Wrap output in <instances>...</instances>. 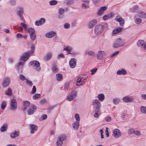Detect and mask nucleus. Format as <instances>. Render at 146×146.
I'll return each instance as SVG.
<instances>
[{
	"instance_id": "09e8293b",
	"label": "nucleus",
	"mask_w": 146,
	"mask_h": 146,
	"mask_svg": "<svg viewBox=\"0 0 146 146\" xmlns=\"http://www.w3.org/2000/svg\"><path fill=\"white\" fill-rule=\"evenodd\" d=\"M26 83L27 84L30 86H32L33 85L32 82L28 80L27 79H26Z\"/></svg>"
},
{
	"instance_id": "bb28decb",
	"label": "nucleus",
	"mask_w": 146,
	"mask_h": 146,
	"mask_svg": "<svg viewBox=\"0 0 146 146\" xmlns=\"http://www.w3.org/2000/svg\"><path fill=\"white\" fill-rule=\"evenodd\" d=\"M73 48L70 46H66L65 48L64 49V50L66 51L67 52V54H71L70 51H72Z\"/></svg>"
},
{
	"instance_id": "4468645a",
	"label": "nucleus",
	"mask_w": 146,
	"mask_h": 146,
	"mask_svg": "<svg viewBox=\"0 0 146 146\" xmlns=\"http://www.w3.org/2000/svg\"><path fill=\"white\" fill-rule=\"evenodd\" d=\"M97 21L96 19H93L90 21L88 24V28H92L93 27L97 24Z\"/></svg>"
},
{
	"instance_id": "5fc2aeb1",
	"label": "nucleus",
	"mask_w": 146,
	"mask_h": 146,
	"mask_svg": "<svg viewBox=\"0 0 146 146\" xmlns=\"http://www.w3.org/2000/svg\"><path fill=\"white\" fill-rule=\"evenodd\" d=\"M135 130L133 129H129L128 131V133L129 134H131L133 133H134Z\"/></svg>"
},
{
	"instance_id": "774afa93",
	"label": "nucleus",
	"mask_w": 146,
	"mask_h": 146,
	"mask_svg": "<svg viewBox=\"0 0 146 146\" xmlns=\"http://www.w3.org/2000/svg\"><path fill=\"white\" fill-rule=\"evenodd\" d=\"M105 120L107 121H110L111 120V118L110 116L106 117L105 118Z\"/></svg>"
},
{
	"instance_id": "f257e3e1",
	"label": "nucleus",
	"mask_w": 146,
	"mask_h": 146,
	"mask_svg": "<svg viewBox=\"0 0 146 146\" xmlns=\"http://www.w3.org/2000/svg\"><path fill=\"white\" fill-rule=\"evenodd\" d=\"M92 105L95 111H100V109L101 107V104L99 100L97 99L93 100L92 102Z\"/></svg>"
},
{
	"instance_id": "412c9836",
	"label": "nucleus",
	"mask_w": 146,
	"mask_h": 146,
	"mask_svg": "<svg viewBox=\"0 0 146 146\" xmlns=\"http://www.w3.org/2000/svg\"><path fill=\"white\" fill-rule=\"evenodd\" d=\"M104 52L102 51L99 52L98 53L97 55V58L98 60H102L103 59L104 56L105 55Z\"/></svg>"
},
{
	"instance_id": "423d86ee",
	"label": "nucleus",
	"mask_w": 146,
	"mask_h": 146,
	"mask_svg": "<svg viewBox=\"0 0 146 146\" xmlns=\"http://www.w3.org/2000/svg\"><path fill=\"white\" fill-rule=\"evenodd\" d=\"M29 64L33 66V68L36 70L39 71L40 70V63L37 60L31 61L30 62Z\"/></svg>"
},
{
	"instance_id": "0e129e2a",
	"label": "nucleus",
	"mask_w": 146,
	"mask_h": 146,
	"mask_svg": "<svg viewBox=\"0 0 146 146\" xmlns=\"http://www.w3.org/2000/svg\"><path fill=\"white\" fill-rule=\"evenodd\" d=\"M10 3L11 5L14 6L15 4V0H11L10 1Z\"/></svg>"
},
{
	"instance_id": "7ed1b4c3",
	"label": "nucleus",
	"mask_w": 146,
	"mask_h": 146,
	"mask_svg": "<svg viewBox=\"0 0 146 146\" xmlns=\"http://www.w3.org/2000/svg\"><path fill=\"white\" fill-rule=\"evenodd\" d=\"M31 50L25 53L24 55L21 57V60H26L29 58L30 55L34 53L35 47L32 46L31 47Z\"/></svg>"
},
{
	"instance_id": "a878e982",
	"label": "nucleus",
	"mask_w": 146,
	"mask_h": 146,
	"mask_svg": "<svg viewBox=\"0 0 146 146\" xmlns=\"http://www.w3.org/2000/svg\"><path fill=\"white\" fill-rule=\"evenodd\" d=\"M52 57V53L51 52L48 53L44 57V60L46 61H48L51 59Z\"/></svg>"
},
{
	"instance_id": "13d9d810",
	"label": "nucleus",
	"mask_w": 146,
	"mask_h": 146,
	"mask_svg": "<svg viewBox=\"0 0 146 146\" xmlns=\"http://www.w3.org/2000/svg\"><path fill=\"white\" fill-rule=\"evenodd\" d=\"M52 70L53 72L56 73L58 71L57 68L55 66H53L52 67Z\"/></svg>"
},
{
	"instance_id": "c03bdc74",
	"label": "nucleus",
	"mask_w": 146,
	"mask_h": 146,
	"mask_svg": "<svg viewBox=\"0 0 146 146\" xmlns=\"http://www.w3.org/2000/svg\"><path fill=\"white\" fill-rule=\"evenodd\" d=\"M81 7L83 9H88L89 8V5L85 3L82 4Z\"/></svg>"
},
{
	"instance_id": "c756f323",
	"label": "nucleus",
	"mask_w": 146,
	"mask_h": 146,
	"mask_svg": "<svg viewBox=\"0 0 146 146\" xmlns=\"http://www.w3.org/2000/svg\"><path fill=\"white\" fill-rule=\"evenodd\" d=\"M97 98L98 100L100 101H102L105 98V96L103 94H98Z\"/></svg>"
},
{
	"instance_id": "473e14b6",
	"label": "nucleus",
	"mask_w": 146,
	"mask_h": 146,
	"mask_svg": "<svg viewBox=\"0 0 146 146\" xmlns=\"http://www.w3.org/2000/svg\"><path fill=\"white\" fill-rule=\"evenodd\" d=\"M56 79L58 81H61L62 79V75L60 74H57L56 75Z\"/></svg>"
},
{
	"instance_id": "49530a36",
	"label": "nucleus",
	"mask_w": 146,
	"mask_h": 146,
	"mask_svg": "<svg viewBox=\"0 0 146 146\" xmlns=\"http://www.w3.org/2000/svg\"><path fill=\"white\" fill-rule=\"evenodd\" d=\"M6 106V103L5 101H3L1 105V107L2 110L5 109Z\"/></svg>"
},
{
	"instance_id": "a211bd4d",
	"label": "nucleus",
	"mask_w": 146,
	"mask_h": 146,
	"mask_svg": "<svg viewBox=\"0 0 146 146\" xmlns=\"http://www.w3.org/2000/svg\"><path fill=\"white\" fill-rule=\"evenodd\" d=\"M115 20L119 22L120 25L121 26H123L124 24V19L120 16H118L115 18Z\"/></svg>"
},
{
	"instance_id": "0eeeda50",
	"label": "nucleus",
	"mask_w": 146,
	"mask_h": 146,
	"mask_svg": "<svg viewBox=\"0 0 146 146\" xmlns=\"http://www.w3.org/2000/svg\"><path fill=\"white\" fill-rule=\"evenodd\" d=\"M24 13V9L22 7H19L18 8V10L17 11V15L19 16L21 20L24 21L25 20L23 16V14Z\"/></svg>"
},
{
	"instance_id": "f704fd0d",
	"label": "nucleus",
	"mask_w": 146,
	"mask_h": 146,
	"mask_svg": "<svg viewBox=\"0 0 146 146\" xmlns=\"http://www.w3.org/2000/svg\"><path fill=\"white\" fill-rule=\"evenodd\" d=\"M7 125H3L0 128L1 132H3L6 131Z\"/></svg>"
},
{
	"instance_id": "3c124183",
	"label": "nucleus",
	"mask_w": 146,
	"mask_h": 146,
	"mask_svg": "<svg viewBox=\"0 0 146 146\" xmlns=\"http://www.w3.org/2000/svg\"><path fill=\"white\" fill-rule=\"evenodd\" d=\"M95 112V113L94 115V116L95 118H98L99 117V115L101 114L100 111L99 112H97L96 111Z\"/></svg>"
},
{
	"instance_id": "5701e85b",
	"label": "nucleus",
	"mask_w": 146,
	"mask_h": 146,
	"mask_svg": "<svg viewBox=\"0 0 146 146\" xmlns=\"http://www.w3.org/2000/svg\"><path fill=\"white\" fill-rule=\"evenodd\" d=\"M56 34V32L51 31L46 33L45 35V36L47 38H50L55 36Z\"/></svg>"
},
{
	"instance_id": "c85d7f7f",
	"label": "nucleus",
	"mask_w": 146,
	"mask_h": 146,
	"mask_svg": "<svg viewBox=\"0 0 146 146\" xmlns=\"http://www.w3.org/2000/svg\"><path fill=\"white\" fill-rule=\"evenodd\" d=\"M145 42L144 40H139L137 42V46L141 47H143L145 44Z\"/></svg>"
},
{
	"instance_id": "dca6fc26",
	"label": "nucleus",
	"mask_w": 146,
	"mask_h": 146,
	"mask_svg": "<svg viewBox=\"0 0 146 146\" xmlns=\"http://www.w3.org/2000/svg\"><path fill=\"white\" fill-rule=\"evenodd\" d=\"M113 135L115 138H118L120 136L121 132L119 129H115L114 130Z\"/></svg>"
},
{
	"instance_id": "393cba45",
	"label": "nucleus",
	"mask_w": 146,
	"mask_h": 146,
	"mask_svg": "<svg viewBox=\"0 0 146 146\" xmlns=\"http://www.w3.org/2000/svg\"><path fill=\"white\" fill-rule=\"evenodd\" d=\"M127 73L126 70L122 68L121 70H118L117 72V74L118 75H125Z\"/></svg>"
},
{
	"instance_id": "72a5a7b5",
	"label": "nucleus",
	"mask_w": 146,
	"mask_h": 146,
	"mask_svg": "<svg viewBox=\"0 0 146 146\" xmlns=\"http://www.w3.org/2000/svg\"><path fill=\"white\" fill-rule=\"evenodd\" d=\"M122 28L119 27L113 30V33L114 34H116L121 31Z\"/></svg>"
},
{
	"instance_id": "f8f14e48",
	"label": "nucleus",
	"mask_w": 146,
	"mask_h": 146,
	"mask_svg": "<svg viewBox=\"0 0 146 146\" xmlns=\"http://www.w3.org/2000/svg\"><path fill=\"white\" fill-rule=\"evenodd\" d=\"M69 64L70 68H73L76 66V60L75 58H72L69 61Z\"/></svg>"
},
{
	"instance_id": "680f3d73",
	"label": "nucleus",
	"mask_w": 146,
	"mask_h": 146,
	"mask_svg": "<svg viewBox=\"0 0 146 146\" xmlns=\"http://www.w3.org/2000/svg\"><path fill=\"white\" fill-rule=\"evenodd\" d=\"M20 79L22 80H26V78L25 77L23 74H21L20 75Z\"/></svg>"
},
{
	"instance_id": "c9c22d12",
	"label": "nucleus",
	"mask_w": 146,
	"mask_h": 146,
	"mask_svg": "<svg viewBox=\"0 0 146 146\" xmlns=\"http://www.w3.org/2000/svg\"><path fill=\"white\" fill-rule=\"evenodd\" d=\"M28 31L29 35L35 33L34 29L31 27H30L28 29Z\"/></svg>"
},
{
	"instance_id": "4d7b16f0",
	"label": "nucleus",
	"mask_w": 146,
	"mask_h": 146,
	"mask_svg": "<svg viewBox=\"0 0 146 146\" xmlns=\"http://www.w3.org/2000/svg\"><path fill=\"white\" fill-rule=\"evenodd\" d=\"M134 133L135 135L138 136H140V135H141V133L140 132L137 130H135Z\"/></svg>"
},
{
	"instance_id": "cd10ccee",
	"label": "nucleus",
	"mask_w": 146,
	"mask_h": 146,
	"mask_svg": "<svg viewBox=\"0 0 146 146\" xmlns=\"http://www.w3.org/2000/svg\"><path fill=\"white\" fill-rule=\"evenodd\" d=\"M113 16V14L112 13H111L104 16L103 17V20L106 21L108 18L112 17Z\"/></svg>"
},
{
	"instance_id": "7c9ffc66",
	"label": "nucleus",
	"mask_w": 146,
	"mask_h": 146,
	"mask_svg": "<svg viewBox=\"0 0 146 146\" xmlns=\"http://www.w3.org/2000/svg\"><path fill=\"white\" fill-rule=\"evenodd\" d=\"M138 15L140 17L146 19V13H145L142 11H139L138 13Z\"/></svg>"
},
{
	"instance_id": "9d476101",
	"label": "nucleus",
	"mask_w": 146,
	"mask_h": 146,
	"mask_svg": "<svg viewBox=\"0 0 146 146\" xmlns=\"http://www.w3.org/2000/svg\"><path fill=\"white\" fill-rule=\"evenodd\" d=\"M37 108L34 105H31L27 111L28 114L29 115H33L36 111Z\"/></svg>"
},
{
	"instance_id": "4c0bfd02",
	"label": "nucleus",
	"mask_w": 146,
	"mask_h": 146,
	"mask_svg": "<svg viewBox=\"0 0 146 146\" xmlns=\"http://www.w3.org/2000/svg\"><path fill=\"white\" fill-rule=\"evenodd\" d=\"M12 94V90L10 88H9L7 91L5 92V94L7 95L11 96Z\"/></svg>"
},
{
	"instance_id": "79ce46f5",
	"label": "nucleus",
	"mask_w": 146,
	"mask_h": 146,
	"mask_svg": "<svg viewBox=\"0 0 146 146\" xmlns=\"http://www.w3.org/2000/svg\"><path fill=\"white\" fill-rule=\"evenodd\" d=\"M47 115L46 114H44L42 115L39 118L40 121H42L46 119L47 118Z\"/></svg>"
},
{
	"instance_id": "2eb2a0df",
	"label": "nucleus",
	"mask_w": 146,
	"mask_h": 146,
	"mask_svg": "<svg viewBox=\"0 0 146 146\" xmlns=\"http://www.w3.org/2000/svg\"><path fill=\"white\" fill-rule=\"evenodd\" d=\"M30 133L32 134H34L35 131H36L38 129V126L34 124H31L30 125Z\"/></svg>"
},
{
	"instance_id": "e433bc0d",
	"label": "nucleus",
	"mask_w": 146,
	"mask_h": 146,
	"mask_svg": "<svg viewBox=\"0 0 146 146\" xmlns=\"http://www.w3.org/2000/svg\"><path fill=\"white\" fill-rule=\"evenodd\" d=\"M23 107H28L30 105V103L29 102L27 101H24L23 102Z\"/></svg>"
},
{
	"instance_id": "f3484780",
	"label": "nucleus",
	"mask_w": 146,
	"mask_h": 146,
	"mask_svg": "<svg viewBox=\"0 0 146 146\" xmlns=\"http://www.w3.org/2000/svg\"><path fill=\"white\" fill-rule=\"evenodd\" d=\"M46 21L45 19L44 18H41L39 21H37L35 22V24L36 26L41 25L44 24Z\"/></svg>"
},
{
	"instance_id": "338daca9",
	"label": "nucleus",
	"mask_w": 146,
	"mask_h": 146,
	"mask_svg": "<svg viewBox=\"0 0 146 146\" xmlns=\"http://www.w3.org/2000/svg\"><path fill=\"white\" fill-rule=\"evenodd\" d=\"M58 59H60L61 58H64V55L62 53L60 54H59L57 57Z\"/></svg>"
},
{
	"instance_id": "9b49d317",
	"label": "nucleus",
	"mask_w": 146,
	"mask_h": 146,
	"mask_svg": "<svg viewBox=\"0 0 146 146\" xmlns=\"http://www.w3.org/2000/svg\"><path fill=\"white\" fill-rule=\"evenodd\" d=\"M20 60L21 61L18 63V65H17V67L18 68V72L20 73H21L22 71L24 62L26 60L24 61L21 60V58Z\"/></svg>"
},
{
	"instance_id": "ddd939ff",
	"label": "nucleus",
	"mask_w": 146,
	"mask_h": 146,
	"mask_svg": "<svg viewBox=\"0 0 146 146\" xmlns=\"http://www.w3.org/2000/svg\"><path fill=\"white\" fill-rule=\"evenodd\" d=\"M76 92L73 91L71 94V95L68 96L67 98L68 100L70 101L72 100L76 97Z\"/></svg>"
},
{
	"instance_id": "1a4fd4ad",
	"label": "nucleus",
	"mask_w": 146,
	"mask_h": 146,
	"mask_svg": "<svg viewBox=\"0 0 146 146\" xmlns=\"http://www.w3.org/2000/svg\"><path fill=\"white\" fill-rule=\"evenodd\" d=\"M11 82L10 78L9 77H6L3 79L2 86L3 88H6L10 84Z\"/></svg>"
},
{
	"instance_id": "58836bf2",
	"label": "nucleus",
	"mask_w": 146,
	"mask_h": 146,
	"mask_svg": "<svg viewBox=\"0 0 146 146\" xmlns=\"http://www.w3.org/2000/svg\"><path fill=\"white\" fill-rule=\"evenodd\" d=\"M57 1L55 0H51L49 2V4L50 5H55L57 4Z\"/></svg>"
},
{
	"instance_id": "e2e57ef3",
	"label": "nucleus",
	"mask_w": 146,
	"mask_h": 146,
	"mask_svg": "<svg viewBox=\"0 0 146 146\" xmlns=\"http://www.w3.org/2000/svg\"><path fill=\"white\" fill-rule=\"evenodd\" d=\"M70 25L68 23H66L64 25V27L66 29L69 28L70 27Z\"/></svg>"
},
{
	"instance_id": "b1692460",
	"label": "nucleus",
	"mask_w": 146,
	"mask_h": 146,
	"mask_svg": "<svg viewBox=\"0 0 146 146\" xmlns=\"http://www.w3.org/2000/svg\"><path fill=\"white\" fill-rule=\"evenodd\" d=\"M80 122L76 121L72 124V127L75 130H77L79 126Z\"/></svg>"
},
{
	"instance_id": "603ef678",
	"label": "nucleus",
	"mask_w": 146,
	"mask_h": 146,
	"mask_svg": "<svg viewBox=\"0 0 146 146\" xmlns=\"http://www.w3.org/2000/svg\"><path fill=\"white\" fill-rule=\"evenodd\" d=\"M86 54H87L88 55L90 56H92L94 54V52L92 51H90L86 52Z\"/></svg>"
},
{
	"instance_id": "bf43d9fd",
	"label": "nucleus",
	"mask_w": 146,
	"mask_h": 146,
	"mask_svg": "<svg viewBox=\"0 0 146 146\" xmlns=\"http://www.w3.org/2000/svg\"><path fill=\"white\" fill-rule=\"evenodd\" d=\"M141 20L140 18H137L135 20V23L139 24L141 23Z\"/></svg>"
},
{
	"instance_id": "a18cd8bd",
	"label": "nucleus",
	"mask_w": 146,
	"mask_h": 146,
	"mask_svg": "<svg viewBox=\"0 0 146 146\" xmlns=\"http://www.w3.org/2000/svg\"><path fill=\"white\" fill-rule=\"evenodd\" d=\"M120 100L119 98H116L113 99V103L115 104H117L119 102Z\"/></svg>"
},
{
	"instance_id": "6e6d98bb",
	"label": "nucleus",
	"mask_w": 146,
	"mask_h": 146,
	"mask_svg": "<svg viewBox=\"0 0 146 146\" xmlns=\"http://www.w3.org/2000/svg\"><path fill=\"white\" fill-rule=\"evenodd\" d=\"M36 92V87L34 86H33V88L31 92V93L32 94H33L35 93Z\"/></svg>"
},
{
	"instance_id": "aec40b11",
	"label": "nucleus",
	"mask_w": 146,
	"mask_h": 146,
	"mask_svg": "<svg viewBox=\"0 0 146 146\" xmlns=\"http://www.w3.org/2000/svg\"><path fill=\"white\" fill-rule=\"evenodd\" d=\"M133 99L131 97L126 96L124 97L122 99V100L125 102H129L133 101Z\"/></svg>"
},
{
	"instance_id": "6e6552de",
	"label": "nucleus",
	"mask_w": 146,
	"mask_h": 146,
	"mask_svg": "<svg viewBox=\"0 0 146 146\" xmlns=\"http://www.w3.org/2000/svg\"><path fill=\"white\" fill-rule=\"evenodd\" d=\"M123 45V41L120 38H118L113 43V46L114 48H116L122 46Z\"/></svg>"
},
{
	"instance_id": "052dcab7",
	"label": "nucleus",
	"mask_w": 146,
	"mask_h": 146,
	"mask_svg": "<svg viewBox=\"0 0 146 146\" xmlns=\"http://www.w3.org/2000/svg\"><path fill=\"white\" fill-rule=\"evenodd\" d=\"M65 88L67 90H68L69 88V84L68 82H66L65 84Z\"/></svg>"
},
{
	"instance_id": "69168bd1",
	"label": "nucleus",
	"mask_w": 146,
	"mask_h": 146,
	"mask_svg": "<svg viewBox=\"0 0 146 146\" xmlns=\"http://www.w3.org/2000/svg\"><path fill=\"white\" fill-rule=\"evenodd\" d=\"M97 68H94L91 70V72H92L91 74L92 75H93L94 73H95L97 70Z\"/></svg>"
},
{
	"instance_id": "37998d69",
	"label": "nucleus",
	"mask_w": 146,
	"mask_h": 146,
	"mask_svg": "<svg viewBox=\"0 0 146 146\" xmlns=\"http://www.w3.org/2000/svg\"><path fill=\"white\" fill-rule=\"evenodd\" d=\"M30 38L31 39L34 41L36 38V35L35 33L30 35Z\"/></svg>"
},
{
	"instance_id": "f03ea898",
	"label": "nucleus",
	"mask_w": 146,
	"mask_h": 146,
	"mask_svg": "<svg viewBox=\"0 0 146 146\" xmlns=\"http://www.w3.org/2000/svg\"><path fill=\"white\" fill-rule=\"evenodd\" d=\"M66 139V136L64 134H61L59 135L58 137L56 142V145L57 146H61L62 145L63 142Z\"/></svg>"
},
{
	"instance_id": "39448f33",
	"label": "nucleus",
	"mask_w": 146,
	"mask_h": 146,
	"mask_svg": "<svg viewBox=\"0 0 146 146\" xmlns=\"http://www.w3.org/2000/svg\"><path fill=\"white\" fill-rule=\"evenodd\" d=\"M17 108V100L15 99H12L11 100L10 106L9 109L11 111H15Z\"/></svg>"
},
{
	"instance_id": "a19ab883",
	"label": "nucleus",
	"mask_w": 146,
	"mask_h": 146,
	"mask_svg": "<svg viewBox=\"0 0 146 146\" xmlns=\"http://www.w3.org/2000/svg\"><path fill=\"white\" fill-rule=\"evenodd\" d=\"M41 96L40 94H36L33 96V98L34 100H36L40 98Z\"/></svg>"
},
{
	"instance_id": "de8ad7c7",
	"label": "nucleus",
	"mask_w": 146,
	"mask_h": 146,
	"mask_svg": "<svg viewBox=\"0 0 146 146\" xmlns=\"http://www.w3.org/2000/svg\"><path fill=\"white\" fill-rule=\"evenodd\" d=\"M75 118L76 120L77 121L80 122V118L79 117V115L78 113H76L75 115Z\"/></svg>"
},
{
	"instance_id": "2f4dec72",
	"label": "nucleus",
	"mask_w": 146,
	"mask_h": 146,
	"mask_svg": "<svg viewBox=\"0 0 146 146\" xmlns=\"http://www.w3.org/2000/svg\"><path fill=\"white\" fill-rule=\"evenodd\" d=\"M74 2V0H65L64 1V3L67 5H70L73 4Z\"/></svg>"
},
{
	"instance_id": "ea45409f",
	"label": "nucleus",
	"mask_w": 146,
	"mask_h": 146,
	"mask_svg": "<svg viewBox=\"0 0 146 146\" xmlns=\"http://www.w3.org/2000/svg\"><path fill=\"white\" fill-rule=\"evenodd\" d=\"M140 110L141 112L146 114V107L142 106L140 108Z\"/></svg>"
},
{
	"instance_id": "20e7f679",
	"label": "nucleus",
	"mask_w": 146,
	"mask_h": 146,
	"mask_svg": "<svg viewBox=\"0 0 146 146\" xmlns=\"http://www.w3.org/2000/svg\"><path fill=\"white\" fill-rule=\"evenodd\" d=\"M103 27L102 24L96 25L94 29V33L97 35H99L103 32Z\"/></svg>"
},
{
	"instance_id": "864d4df0",
	"label": "nucleus",
	"mask_w": 146,
	"mask_h": 146,
	"mask_svg": "<svg viewBox=\"0 0 146 146\" xmlns=\"http://www.w3.org/2000/svg\"><path fill=\"white\" fill-rule=\"evenodd\" d=\"M103 27V29L107 30L108 28V24L107 23H104L103 25H102Z\"/></svg>"
},
{
	"instance_id": "8fccbe9b",
	"label": "nucleus",
	"mask_w": 146,
	"mask_h": 146,
	"mask_svg": "<svg viewBox=\"0 0 146 146\" xmlns=\"http://www.w3.org/2000/svg\"><path fill=\"white\" fill-rule=\"evenodd\" d=\"M58 13L60 14H62L64 13V9L62 8H59L58 9Z\"/></svg>"
},
{
	"instance_id": "4be33fe9",
	"label": "nucleus",
	"mask_w": 146,
	"mask_h": 146,
	"mask_svg": "<svg viewBox=\"0 0 146 146\" xmlns=\"http://www.w3.org/2000/svg\"><path fill=\"white\" fill-rule=\"evenodd\" d=\"M20 132L19 131H15L11 133L10 136L12 139H14L17 137L19 135Z\"/></svg>"
},
{
	"instance_id": "6ab92c4d",
	"label": "nucleus",
	"mask_w": 146,
	"mask_h": 146,
	"mask_svg": "<svg viewBox=\"0 0 146 146\" xmlns=\"http://www.w3.org/2000/svg\"><path fill=\"white\" fill-rule=\"evenodd\" d=\"M107 9L106 6H104L100 8L98 12V14L99 16H102L104 13V11Z\"/></svg>"
}]
</instances>
